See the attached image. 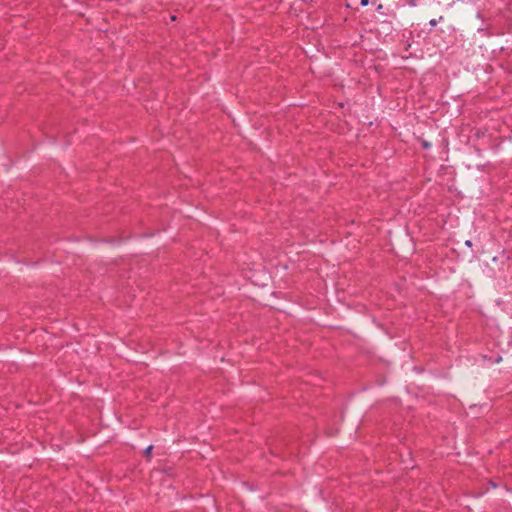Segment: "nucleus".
I'll return each instance as SVG.
<instances>
[{
  "mask_svg": "<svg viewBox=\"0 0 512 512\" xmlns=\"http://www.w3.org/2000/svg\"><path fill=\"white\" fill-rule=\"evenodd\" d=\"M465 244H466L467 246H471V245H472V243H471V241H470V240H467Z\"/></svg>",
  "mask_w": 512,
  "mask_h": 512,
  "instance_id": "obj_5",
  "label": "nucleus"
},
{
  "mask_svg": "<svg viewBox=\"0 0 512 512\" xmlns=\"http://www.w3.org/2000/svg\"><path fill=\"white\" fill-rule=\"evenodd\" d=\"M423 147L424 148H429L430 147V144L426 141L423 142Z\"/></svg>",
  "mask_w": 512,
  "mask_h": 512,
  "instance_id": "obj_4",
  "label": "nucleus"
},
{
  "mask_svg": "<svg viewBox=\"0 0 512 512\" xmlns=\"http://www.w3.org/2000/svg\"><path fill=\"white\" fill-rule=\"evenodd\" d=\"M429 24L434 27V26L437 25V20L436 19H432V20H430Z\"/></svg>",
  "mask_w": 512,
  "mask_h": 512,
  "instance_id": "obj_2",
  "label": "nucleus"
},
{
  "mask_svg": "<svg viewBox=\"0 0 512 512\" xmlns=\"http://www.w3.org/2000/svg\"><path fill=\"white\" fill-rule=\"evenodd\" d=\"M501 360H502V358H501V357L496 358V361H497V362H500Z\"/></svg>",
  "mask_w": 512,
  "mask_h": 512,
  "instance_id": "obj_6",
  "label": "nucleus"
},
{
  "mask_svg": "<svg viewBox=\"0 0 512 512\" xmlns=\"http://www.w3.org/2000/svg\"><path fill=\"white\" fill-rule=\"evenodd\" d=\"M369 3V0H361L360 4L361 6H367Z\"/></svg>",
  "mask_w": 512,
  "mask_h": 512,
  "instance_id": "obj_3",
  "label": "nucleus"
},
{
  "mask_svg": "<svg viewBox=\"0 0 512 512\" xmlns=\"http://www.w3.org/2000/svg\"><path fill=\"white\" fill-rule=\"evenodd\" d=\"M152 449H153V446H152V445L148 446V447L144 450V454H145V455H149V454L151 453Z\"/></svg>",
  "mask_w": 512,
  "mask_h": 512,
  "instance_id": "obj_1",
  "label": "nucleus"
}]
</instances>
